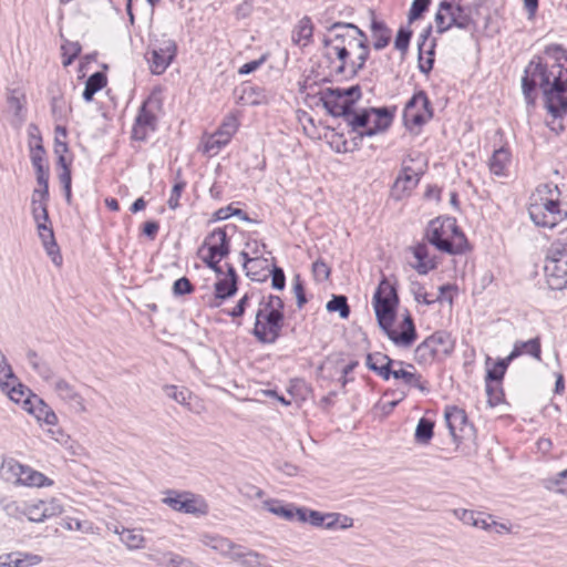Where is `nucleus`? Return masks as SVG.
Segmentation results:
<instances>
[{"mask_svg":"<svg viewBox=\"0 0 567 567\" xmlns=\"http://www.w3.org/2000/svg\"><path fill=\"white\" fill-rule=\"evenodd\" d=\"M542 347L538 337L527 341H516L512 352L508 354V360H514L523 354H528L537 360H540Z\"/></svg>","mask_w":567,"mask_h":567,"instance_id":"32","label":"nucleus"},{"mask_svg":"<svg viewBox=\"0 0 567 567\" xmlns=\"http://www.w3.org/2000/svg\"><path fill=\"white\" fill-rule=\"evenodd\" d=\"M30 159L35 171L39 187L49 188V166L44 147H35L32 155H30Z\"/></svg>","mask_w":567,"mask_h":567,"instance_id":"28","label":"nucleus"},{"mask_svg":"<svg viewBox=\"0 0 567 567\" xmlns=\"http://www.w3.org/2000/svg\"><path fill=\"white\" fill-rule=\"evenodd\" d=\"M198 540L205 547L210 548L220 556L231 560L235 550L239 549V544L234 543L229 538L215 533H200Z\"/></svg>","mask_w":567,"mask_h":567,"instance_id":"22","label":"nucleus"},{"mask_svg":"<svg viewBox=\"0 0 567 567\" xmlns=\"http://www.w3.org/2000/svg\"><path fill=\"white\" fill-rule=\"evenodd\" d=\"M8 104L20 121L24 120V97L20 95H10L8 97Z\"/></svg>","mask_w":567,"mask_h":567,"instance_id":"57","label":"nucleus"},{"mask_svg":"<svg viewBox=\"0 0 567 567\" xmlns=\"http://www.w3.org/2000/svg\"><path fill=\"white\" fill-rule=\"evenodd\" d=\"M509 362H512V360H508V355L505 359H501L497 362H495L492 368L487 369L485 382L498 383L504 378V374Z\"/></svg>","mask_w":567,"mask_h":567,"instance_id":"46","label":"nucleus"},{"mask_svg":"<svg viewBox=\"0 0 567 567\" xmlns=\"http://www.w3.org/2000/svg\"><path fill=\"white\" fill-rule=\"evenodd\" d=\"M0 388L3 392L8 394L11 401L16 403H21L25 411L27 406H30L34 401L30 390L20 382H18L17 378L14 382L8 381V385H1Z\"/></svg>","mask_w":567,"mask_h":567,"instance_id":"29","label":"nucleus"},{"mask_svg":"<svg viewBox=\"0 0 567 567\" xmlns=\"http://www.w3.org/2000/svg\"><path fill=\"white\" fill-rule=\"evenodd\" d=\"M433 421L426 417L420 419L414 434L415 442L423 445L429 444L431 439L433 437Z\"/></svg>","mask_w":567,"mask_h":567,"instance_id":"45","label":"nucleus"},{"mask_svg":"<svg viewBox=\"0 0 567 567\" xmlns=\"http://www.w3.org/2000/svg\"><path fill=\"white\" fill-rule=\"evenodd\" d=\"M398 361L392 360L381 352L369 353L365 359V365L384 380H389L391 372Z\"/></svg>","mask_w":567,"mask_h":567,"instance_id":"27","label":"nucleus"},{"mask_svg":"<svg viewBox=\"0 0 567 567\" xmlns=\"http://www.w3.org/2000/svg\"><path fill=\"white\" fill-rule=\"evenodd\" d=\"M0 475L6 481L17 486L49 487L53 480L29 465L21 464L14 458L3 460L0 466Z\"/></svg>","mask_w":567,"mask_h":567,"instance_id":"7","label":"nucleus"},{"mask_svg":"<svg viewBox=\"0 0 567 567\" xmlns=\"http://www.w3.org/2000/svg\"><path fill=\"white\" fill-rule=\"evenodd\" d=\"M312 272L316 279L327 280L330 276V268L323 260L318 259L312 265Z\"/></svg>","mask_w":567,"mask_h":567,"instance_id":"60","label":"nucleus"},{"mask_svg":"<svg viewBox=\"0 0 567 567\" xmlns=\"http://www.w3.org/2000/svg\"><path fill=\"white\" fill-rule=\"evenodd\" d=\"M313 35V23L309 17H303L298 21L291 32V40L299 47H307Z\"/></svg>","mask_w":567,"mask_h":567,"instance_id":"34","label":"nucleus"},{"mask_svg":"<svg viewBox=\"0 0 567 567\" xmlns=\"http://www.w3.org/2000/svg\"><path fill=\"white\" fill-rule=\"evenodd\" d=\"M284 308L278 296L269 295L260 300L252 330L259 342L272 344L280 337L285 323Z\"/></svg>","mask_w":567,"mask_h":567,"instance_id":"4","label":"nucleus"},{"mask_svg":"<svg viewBox=\"0 0 567 567\" xmlns=\"http://www.w3.org/2000/svg\"><path fill=\"white\" fill-rule=\"evenodd\" d=\"M185 187L186 183L183 181L175 183V185L173 186L171 196L167 200V205L171 209H176L179 206V198Z\"/></svg>","mask_w":567,"mask_h":567,"instance_id":"58","label":"nucleus"},{"mask_svg":"<svg viewBox=\"0 0 567 567\" xmlns=\"http://www.w3.org/2000/svg\"><path fill=\"white\" fill-rule=\"evenodd\" d=\"M454 350V341L445 331H436L423 340L414 351L419 364L427 365L450 355Z\"/></svg>","mask_w":567,"mask_h":567,"instance_id":"9","label":"nucleus"},{"mask_svg":"<svg viewBox=\"0 0 567 567\" xmlns=\"http://www.w3.org/2000/svg\"><path fill=\"white\" fill-rule=\"evenodd\" d=\"M264 507L286 520H298V508H295L290 505H284L278 499H267L264 502Z\"/></svg>","mask_w":567,"mask_h":567,"instance_id":"40","label":"nucleus"},{"mask_svg":"<svg viewBox=\"0 0 567 567\" xmlns=\"http://www.w3.org/2000/svg\"><path fill=\"white\" fill-rule=\"evenodd\" d=\"M453 515L460 519L463 524L473 526L475 525L476 517L480 518V512L465 509V508H456L453 509Z\"/></svg>","mask_w":567,"mask_h":567,"instance_id":"56","label":"nucleus"},{"mask_svg":"<svg viewBox=\"0 0 567 567\" xmlns=\"http://www.w3.org/2000/svg\"><path fill=\"white\" fill-rule=\"evenodd\" d=\"M298 522L309 523L315 527H324L327 529H333L338 526L344 529L353 525V519L346 515L337 513L323 514L308 508H298Z\"/></svg>","mask_w":567,"mask_h":567,"instance_id":"18","label":"nucleus"},{"mask_svg":"<svg viewBox=\"0 0 567 567\" xmlns=\"http://www.w3.org/2000/svg\"><path fill=\"white\" fill-rule=\"evenodd\" d=\"M162 109V100L156 93H152L140 107L132 131L133 138L144 141L151 132L156 130L157 113Z\"/></svg>","mask_w":567,"mask_h":567,"instance_id":"12","label":"nucleus"},{"mask_svg":"<svg viewBox=\"0 0 567 567\" xmlns=\"http://www.w3.org/2000/svg\"><path fill=\"white\" fill-rule=\"evenodd\" d=\"M392 123V114L385 107H370V118L367 128L362 131L361 138L374 136L385 132Z\"/></svg>","mask_w":567,"mask_h":567,"instance_id":"25","label":"nucleus"},{"mask_svg":"<svg viewBox=\"0 0 567 567\" xmlns=\"http://www.w3.org/2000/svg\"><path fill=\"white\" fill-rule=\"evenodd\" d=\"M361 97V90L358 85L349 89H329L322 96L323 106L333 116L346 118L349 111Z\"/></svg>","mask_w":567,"mask_h":567,"instance_id":"13","label":"nucleus"},{"mask_svg":"<svg viewBox=\"0 0 567 567\" xmlns=\"http://www.w3.org/2000/svg\"><path fill=\"white\" fill-rule=\"evenodd\" d=\"M271 286L274 289L282 290L286 286V276L281 268L274 267L271 271Z\"/></svg>","mask_w":567,"mask_h":567,"instance_id":"63","label":"nucleus"},{"mask_svg":"<svg viewBox=\"0 0 567 567\" xmlns=\"http://www.w3.org/2000/svg\"><path fill=\"white\" fill-rule=\"evenodd\" d=\"M512 162L511 152L506 147L495 150L488 161L489 171L496 176H506Z\"/></svg>","mask_w":567,"mask_h":567,"instance_id":"31","label":"nucleus"},{"mask_svg":"<svg viewBox=\"0 0 567 567\" xmlns=\"http://www.w3.org/2000/svg\"><path fill=\"white\" fill-rule=\"evenodd\" d=\"M231 560L239 563L244 567H267L266 557L264 555L241 545H239L238 550H235Z\"/></svg>","mask_w":567,"mask_h":567,"instance_id":"33","label":"nucleus"},{"mask_svg":"<svg viewBox=\"0 0 567 567\" xmlns=\"http://www.w3.org/2000/svg\"><path fill=\"white\" fill-rule=\"evenodd\" d=\"M227 228L228 226L214 229L207 235L198 249V255L203 262L218 275L223 274L219 262L230 251Z\"/></svg>","mask_w":567,"mask_h":567,"instance_id":"8","label":"nucleus"},{"mask_svg":"<svg viewBox=\"0 0 567 567\" xmlns=\"http://www.w3.org/2000/svg\"><path fill=\"white\" fill-rule=\"evenodd\" d=\"M391 377L396 380H402L408 389H417L421 392H427V383L422 379V375L416 373L414 365L408 364L404 368V362L398 361L391 372Z\"/></svg>","mask_w":567,"mask_h":567,"instance_id":"23","label":"nucleus"},{"mask_svg":"<svg viewBox=\"0 0 567 567\" xmlns=\"http://www.w3.org/2000/svg\"><path fill=\"white\" fill-rule=\"evenodd\" d=\"M239 127V121L235 114H228L223 120L221 124L215 132L216 135L224 141L226 144H228L231 140V137L235 135V133L238 131Z\"/></svg>","mask_w":567,"mask_h":567,"instance_id":"42","label":"nucleus"},{"mask_svg":"<svg viewBox=\"0 0 567 567\" xmlns=\"http://www.w3.org/2000/svg\"><path fill=\"white\" fill-rule=\"evenodd\" d=\"M433 116L430 101L425 92H416L406 103L403 111V120L405 125L412 130L422 126Z\"/></svg>","mask_w":567,"mask_h":567,"instance_id":"16","label":"nucleus"},{"mask_svg":"<svg viewBox=\"0 0 567 567\" xmlns=\"http://www.w3.org/2000/svg\"><path fill=\"white\" fill-rule=\"evenodd\" d=\"M227 144L221 141L216 133L208 135L202 142L203 152L209 156L218 154V152Z\"/></svg>","mask_w":567,"mask_h":567,"instance_id":"51","label":"nucleus"},{"mask_svg":"<svg viewBox=\"0 0 567 567\" xmlns=\"http://www.w3.org/2000/svg\"><path fill=\"white\" fill-rule=\"evenodd\" d=\"M327 30L322 43L329 68L336 75L355 78L370 55L367 33L348 22H334Z\"/></svg>","mask_w":567,"mask_h":567,"instance_id":"2","label":"nucleus"},{"mask_svg":"<svg viewBox=\"0 0 567 567\" xmlns=\"http://www.w3.org/2000/svg\"><path fill=\"white\" fill-rule=\"evenodd\" d=\"M43 503V514H45V519L55 517L62 514L63 506L58 498H50L48 501H42Z\"/></svg>","mask_w":567,"mask_h":567,"instance_id":"54","label":"nucleus"},{"mask_svg":"<svg viewBox=\"0 0 567 567\" xmlns=\"http://www.w3.org/2000/svg\"><path fill=\"white\" fill-rule=\"evenodd\" d=\"M444 417L453 442L460 443L472 434L473 427L463 409L455 405L446 406Z\"/></svg>","mask_w":567,"mask_h":567,"instance_id":"20","label":"nucleus"},{"mask_svg":"<svg viewBox=\"0 0 567 567\" xmlns=\"http://www.w3.org/2000/svg\"><path fill=\"white\" fill-rule=\"evenodd\" d=\"M547 61L534 56L526 65L522 78V91L527 105L533 106L538 87L545 106L551 116L547 125L555 133L564 130L563 117L567 113V53L559 44H550L544 51Z\"/></svg>","mask_w":567,"mask_h":567,"instance_id":"1","label":"nucleus"},{"mask_svg":"<svg viewBox=\"0 0 567 567\" xmlns=\"http://www.w3.org/2000/svg\"><path fill=\"white\" fill-rule=\"evenodd\" d=\"M240 257L243 258V261H244L243 266H244V269L246 270V275L248 277H250L252 280H256V281H261L267 278V276H268L267 274H264L262 276H260L259 272L254 271V266H259V264H261V261L259 260L258 257L250 258L248 252H246V251H241Z\"/></svg>","mask_w":567,"mask_h":567,"instance_id":"48","label":"nucleus"},{"mask_svg":"<svg viewBox=\"0 0 567 567\" xmlns=\"http://www.w3.org/2000/svg\"><path fill=\"white\" fill-rule=\"evenodd\" d=\"M471 23L472 19L465 12L464 8L461 6H453L447 1L441 2L435 14V24L439 33H443L452 27L465 30Z\"/></svg>","mask_w":567,"mask_h":567,"instance_id":"15","label":"nucleus"},{"mask_svg":"<svg viewBox=\"0 0 567 567\" xmlns=\"http://www.w3.org/2000/svg\"><path fill=\"white\" fill-rule=\"evenodd\" d=\"M193 289V285L186 277L177 279L173 285V292L175 296L190 293Z\"/></svg>","mask_w":567,"mask_h":567,"instance_id":"61","label":"nucleus"},{"mask_svg":"<svg viewBox=\"0 0 567 567\" xmlns=\"http://www.w3.org/2000/svg\"><path fill=\"white\" fill-rule=\"evenodd\" d=\"M426 238L437 250L450 255L463 254L467 240L453 217H437L426 228Z\"/></svg>","mask_w":567,"mask_h":567,"instance_id":"5","label":"nucleus"},{"mask_svg":"<svg viewBox=\"0 0 567 567\" xmlns=\"http://www.w3.org/2000/svg\"><path fill=\"white\" fill-rule=\"evenodd\" d=\"M32 218L35 223L38 236L42 243L45 252L55 266H61L63 258L54 237V231L52 223L49 217V212L33 215Z\"/></svg>","mask_w":567,"mask_h":567,"instance_id":"19","label":"nucleus"},{"mask_svg":"<svg viewBox=\"0 0 567 567\" xmlns=\"http://www.w3.org/2000/svg\"><path fill=\"white\" fill-rule=\"evenodd\" d=\"M107 83L106 75L102 72H95L85 82L83 91V99L86 102H91L96 92L102 90Z\"/></svg>","mask_w":567,"mask_h":567,"instance_id":"41","label":"nucleus"},{"mask_svg":"<svg viewBox=\"0 0 567 567\" xmlns=\"http://www.w3.org/2000/svg\"><path fill=\"white\" fill-rule=\"evenodd\" d=\"M399 297L394 286L383 278L372 298V306L380 328L394 323Z\"/></svg>","mask_w":567,"mask_h":567,"instance_id":"10","label":"nucleus"},{"mask_svg":"<svg viewBox=\"0 0 567 567\" xmlns=\"http://www.w3.org/2000/svg\"><path fill=\"white\" fill-rule=\"evenodd\" d=\"M430 2V0H413L409 12L410 21L419 19L427 10Z\"/></svg>","mask_w":567,"mask_h":567,"instance_id":"59","label":"nucleus"},{"mask_svg":"<svg viewBox=\"0 0 567 567\" xmlns=\"http://www.w3.org/2000/svg\"><path fill=\"white\" fill-rule=\"evenodd\" d=\"M27 360L33 371L38 373V375L47 383L50 384L56 377L50 364L44 361L35 351L29 350L27 353Z\"/></svg>","mask_w":567,"mask_h":567,"instance_id":"36","label":"nucleus"},{"mask_svg":"<svg viewBox=\"0 0 567 567\" xmlns=\"http://www.w3.org/2000/svg\"><path fill=\"white\" fill-rule=\"evenodd\" d=\"M544 272L550 289H567V237H559L551 243L546 255Z\"/></svg>","mask_w":567,"mask_h":567,"instance_id":"6","label":"nucleus"},{"mask_svg":"<svg viewBox=\"0 0 567 567\" xmlns=\"http://www.w3.org/2000/svg\"><path fill=\"white\" fill-rule=\"evenodd\" d=\"M528 215L535 226L553 229L567 219V209L560 202V190L551 183L540 184L532 193Z\"/></svg>","mask_w":567,"mask_h":567,"instance_id":"3","label":"nucleus"},{"mask_svg":"<svg viewBox=\"0 0 567 567\" xmlns=\"http://www.w3.org/2000/svg\"><path fill=\"white\" fill-rule=\"evenodd\" d=\"M237 291V275L233 266L228 265L227 274L224 278L215 282V298L226 299L234 296Z\"/></svg>","mask_w":567,"mask_h":567,"instance_id":"30","label":"nucleus"},{"mask_svg":"<svg viewBox=\"0 0 567 567\" xmlns=\"http://www.w3.org/2000/svg\"><path fill=\"white\" fill-rule=\"evenodd\" d=\"M8 381L14 382L16 375L4 358L3 362H0V386L8 385Z\"/></svg>","mask_w":567,"mask_h":567,"instance_id":"62","label":"nucleus"},{"mask_svg":"<svg viewBox=\"0 0 567 567\" xmlns=\"http://www.w3.org/2000/svg\"><path fill=\"white\" fill-rule=\"evenodd\" d=\"M329 312H339L340 318L347 319L350 315L348 300L344 296H333L326 306Z\"/></svg>","mask_w":567,"mask_h":567,"instance_id":"47","label":"nucleus"},{"mask_svg":"<svg viewBox=\"0 0 567 567\" xmlns=\"http://www.w3.org/2000/svg\"><path fill=\"white\" fill-rule=\"evenodd\" d=\"M49 188H35L31 196V214L38 215L48 212Z\"/></svg>","mask_w":567,"mask_h":567,"instance_id":"44","label":"nucleus"},{"mask_svg":"<svg viewBox=\"0 0 567 567\" xmlns=\"http://www.w3.org/2000/svg\"><path fill=\"white\" fill-rule=\"evenodd\" d=\"M392 123V114L385 107H370V118L367 128L362 131L361 138L374 136L385 132Z\"/></svg>","mask_w":567,"mask_h":567,"instance_id":"24","label":"nucleus"},{"mask_svg":"<svg viewBox=\"0 0 567 567\" xmlns=\"http://www.w3.org/2000/svg\"><path fill=\"white\" fill-rule=\"evenodd\" d=\"M164 392L168 398H171L172 400L176 401L182 405L189 404L188 400L190 399L192 394L186 388H179L176 385H165Z\"/></svg>","mask_w":567,"mask_h":567,"instance_id":"49","label":"nucleus"},{"mask_svg":"<svg viewBox=\"0 0 567 567\" xmlns=\"http://www.w3.org/2000/svg\"><path fill=\"white\" fill-rule=\"evenodd\" d=\"M388 338L398 347L410 348L416 340V330L412 317L406 313L398 328L390 323L389 327L381 328Z\"/></svg>","mask_w":567,"mask_h":567,"instance_id":"21","label":"nucleus"},{"mask_svg":"<svg viewBox=\"0 0 567 567\" xmlns=\"http://www.w3.org/2000/svg\"><path fill=\"white\" fill-rule=\"evenodd\" d=\"M412 158L403 161L401 172L394 183L395 189L411 190L419 184L422 169L412 167Z\"/></svg>","mask_w":567,"mask_h":567,"instance_id":"26","label":"nucleus"},{"mask_svg":"<svg viewBox=\"0 0 567 567\" xmlns=\"http://www.w3.org/2000/svg\"><path fill=\"white\" fill-rule=\"evenodd\" d=\"M54 395L75 413L87 411L85 400L75 384L62 377H55L49 384Z\"/></svg>","mask_w":567,"mask_h":567,"instance_id":"17","label":"nucleus"},{"mask_svg":"<svg viewBox=\"0 0 567 567\" xmlns=\"http://www.w3.org/2000/svg\"><path fill=\"white\" fill-rule=\"evenodd\" d=\"M547 487L556 493L567 496V468L548 480Z\"/></svg>","mask_w":567,"mask_h":567,"instance_id":"53","label":"nucleus"},{"mask_svg":"<svg viewBox=\"0 0 567 567\" xmlns=\"http://www.w3.org/2000/svg\"><path fill=\"white\" fill-rule=\"evenodd\" d=\"M33 399L32 404L27 406V411L33 414L39 422L47 425H55L58 423L55 412L38 396L33 395Z\"/></svg>","mask_w":567,"mask_h":567,"instance_id":"35","label":"nucleus"},{"mask_svg":"<svg viewBox=\"0 0 567 567\" xmlns=\"http://www.w3.org/2000/svg\"><path fill=\"white\" fill-rule=\"evenodd\" d=\"M43 503L42 501H37L33 503H25L24 507V516L34 523H41L45 520V514H43Z\"/></svg>","mask_w":567,"mask_h":567,"instance_id":"52","label":"nucleus"},{"mask_svg":"<svg viewBox=\"0 0 567 567\" xmlns=\"http://www.w3.org/2000/svg\"><path fill=\"white\" fill-rule=\"evenodd\" d=\"M370 118V109L354 110V106L349 111L344 121L350 126L353 133H357L361 138L362 131L367 128V123Z\"/></svg>","mask_w":567,"mask_h":567,"instance_id":"39","label":"nucleus"},{"mask_svg":"<svg viewBox=\"0 0 567 567\" xmlns=\"http://www.w3.org/2000/svg\"><path fill=\"white\" fill-rule=\"evenodd\" d=\"M2 509L4 513L13 518L21 519L24 517L25 502H18L16 499H2Z\"/></svg>","mask_w":567,"mask_h":567,"instance_id":"50","label":"nucleus"},{"mask_svg":"<svg viewBox=\"0 0 567 567\" xmlns=\"http://www.w3.org/2000/svg\"><path fill=\"white\" fill-rule=\"evenodd\" d=\"M412 32L409 29L401 28L398 31L394 48L399 50L403 55L406 53L410 44Z\"/></svg>","mask_w":567,"mask_h":567,"instance_id":"55","label":"nucleus"},{"mask_svg":"<svg viewBox=\"0 0 567 567\" xmlns=\"http://www.w3.org/2000/svg\"><path fill=\"white\" fill-rule=\"evenodd\" d=\"M371 37L373 39V48L380 51L389 45L391 40V30L383 21L377 20L374 17L370 24Z\"/></svg>","mask_w":567,"mask_h":567,"instance_id":"37","label":"nucleus"},{"mask_svg":"<svg viewBox=\"0 0 567 567\" xmlns=\"http://www.w3.org/2000/svg\"><path fill=\"white\" fill-rule=\"evenodd\" d=\"M165 565L167 567H184V564H188V558H185L173 551H168L164 555Z\"/></svg>","mask_w":567,"mask_h":567,"instance_id":"64","label":"nucleus"},{"mask_svg":"<svg viewBox=\"0 0 567 567\" xmlns=\"http://www.w3.org/2000/svg\"><path fill=\"white\" fill-rule=\"evenodd\" d=\"M413 255L416 259L414 268L420 275H426L430 270L436 267L434 258L430 257L426 244H417L413 248Z\"/></svg>","mask_w":567,"mask_h":567,"instance_id":"38","label":"nucleus"},{"mask_svg":"<svg viewBox=\"0 0 567 567\" xmlns=\"http://www.w3.org/2000/svg\"><path fill=\"white\" fill-rule=\"evenodd\" d=\"M120 535L121 542L131 550L143 548L145 537L140 530L123 528L121 532L115 530Z\"/></svg>","mask_w":567,"mask_h":567,"instance_id":"43","label":"nucleus"},{"mask_svg":"<svg viewBox=\"0 0 567 567\" xmlns=\"http://www.w3.org/2000/svg\"><path fill=\"white\" fill-rule=\"evenodd\" d=\"M177 54L175 40L166 37L155 40L146 53L150 70L155 75L163 74L172 64Z\"/></svg>","mask_w":567,"mask_h":567,"instance_id":"14","label":"nucleus"},{"mask_svg":"<svg viewBox=\"0 0 567 567\" xmlns=\"http://www.w3.org/2000/svg\"><path fill=\"white\" fill-rule=\"evenodd\" d=\"M164 495L162 502L175 512L197 517L205 516L209 512V506L202 495L176 489H167Z\"/></svg>","mask_w":567,"mask_h":567,"instance_id":"11","label":"nucleus"}]
</instances>
